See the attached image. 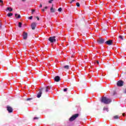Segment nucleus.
<instances>
[{"label":"nucleus","mask_w":126,"mask_h":126,"mask_svg":"<svg viewBox=\"0 0 126 126\" xmlns=\"http://www.w3.org/2000/svg\"><path fill=\"white\" fill-rule=\"evenodd\" d=\"M7 10H8L10 12H11V11H12V10H13L12 8H10V7H7Z\"/></svg>","instance_id":"obj_19"},{"label":"nucleus","mask_w":126,"mask_h":126,"mask_svg":"<svg viewBox=\"0 0 126 126\" xmlns=\"http://www.w3.org/2000/svg\"><path fill=\"white\" fill-rule=\"evenodd\" d=\"M5 23L6 24V20H5Z\"/></svg>","instance_id":"obj_39"},{"label":"nucleus","mask_w":126,"mask_h":126,"mask_svg":"<svg viewBox=\"0 0 126 126\" xmlns=\"http://www.w3.org/2000/svg\"><path fill=\"white\" fill-rule=\"evenodd\" d=\"M96 63H97V64H99V61H96Z\"/></svg>","instance_id":"obj_36"},{"label":"nucleus","mask_w":126,"mask_h":126,"mask_svg":"<svg viewBox=\"0 0 126 126\" xmlns=\"http://www.w3.org/2000/svg\"><path fill=\"white\" fill-rule=\"evenodd\" d=\"M104 42H105V40L102 38H99L97 40V43H98V44H103L104 43Z\"/></svg>","instance_id":"obj_7"},{"label":"nucleus","mask_w":126,"mask_h":126,"mask_svg":"<svg viewBox=\"0 0 126 126\" xmlns=\"http://www.w3.org/2000/svg\"><path fill=\"white\" fill-rule=\"evenodd\" d=\"M54 1V0H50L49 1V3H52V1Z\"/></svg>","instance_id":"obj_27"},{"label":"nucleus","mask_w":126,"mask_h":126,"mask_svg":"<svg viewBox=\"0 0 126 126\" xmlns=\"http://www.w3.org/2000/svg\"><path fill=\"white\" fill-rule=\"evenodd\" d=\"M79 116V114H75L74 115H73L72 117H71L69 119L70 122H73V121H74L76 118H78V117Z\"/></svg>","instance_id":"obj_2"},{"label":"nucleus","mask_w":126,"mask_h":126,"mask_svg":"<svg viewBox=\"0 0 126 126\" xmlns=\"http://www.w3.org/2000/svg\"><path fill=\"white\" fill-rule=\"evenodd\" d=\"M42 4H40L39 7H42Z\"/></svg>","instance_id":"obj_38"},{"label":"nucleus","mask_w":126,"mask_h":126,"mask_svg":"<svg viewBox=\"0 0 126 126\" xmlns=\"http://www.w3.org/2000/svg\"><path fill=\"white\" fill-rule=\"evenodd\" d=\"M32 14H33V12H34L35 11L34 9H32Z\"/></svg>","instance_id":"obj_31"},{"label":"nucleus","mask_w":126,"mask_h":126,"mask_svg":"<svg viewBox=\"0 0 126 126\" xmlns=\"http://www.w3.org/2000/svg\"><path fill=\"white\" fill-rule=\"evenodd\" d=\"M36 19L37 20H40V18H39V17H36Z\"/></svg>","instance_id":"obj_33"},{"label":"nucleus","mask_w":126,"mask_h":126,"mask_svg":"<svg viewBox=\"0 0 126 126\" xmlns=\"http://www.w3.org/2000/svg\"><path fill=\"white\" fill-rule=\"evenodd\" d=\"M54 80L55 81H56V82H59V81H61V77H60V76H56L54 78Z\"/></svg>","instance_id":"obj_11"},{"label":"nucleus","mask_w":126,"mask_h":126,"mask_svg":"<svg viewBox=\"0 0 126 126\" xmlns=\"http://www.w3.org/2000/svg\"><path fill=\"white\" fill-rule=\"evenodd\" d=\"M23 1H25V0H23Z\"/></svg>","instance_id":"obj_40"},{"label":"nucleus","mask_w":126,"mask_h":126,"mask_svg":"<svg viewBox=\"0 0 126 126\" xmlns=\"http://www.w3.org/2000/svg\"><path fill=\"white\" fill-rule=\"evenodd\" d=\"M23 36L24 40H26L28 36V33L27 32H24L23 33Z\"/></svg>","instance_id":"obj_10"},{"label":"nucleus","mask_w":126,"mask_h":126,"mask_svg":"<svg viewBox=\"0 0 126 126\" xmlns=\"http://www.w3.org/2000/svg\"><path fill=\"white\" fill-rule=\"evenodd\" d=\"M105 44L108 45L109 46H112L113 45V40H109L107 41H105Z\"/></svg>","instance_id":"obj_8"},{"label":"nucleus","mask_w":126,"mask_h":126,"mask_svg":"<svg viewBox=\"0 0 126 126\" xmlns=\"http://www.w3.org/2000/svg\"><path fill=\"white\" fill-rule=\"evenodd\" d=\"M63 67L65 69H69V66L68 65H65Z\"/></svg>","instance_id":"obj_16"},{"label":"nucleus","mask_w":126,"mask_h":126,"mask_svg":"<svg viewBox=\"0 0 126 126\" xmlns=\"http://www.w3.org/2000/svg\"><path fill=\"white\" fill-rule=\"evenodd\" d=\"M51 89V86H48L45 87V88H41V89H43V93H45V92H46L47 93V92H49V90H50V89Z\"/></svg>","instance_id":"obj_4"},{"label":"nucleus","mask_w":126,"mask_h":126,"mask_svg":"<svg viewBox=\"0 0 126 126\" xmlns=\"http://www.w3.org/2000/svg\"><path fill=\"white\" fill-rule=\"evenodd\" d=\"M36 24L35 23H32L31 25V27L32 30H35V29L36 28Z\"/></svg>","instance_id":"obj_12"},{"label":"nucleus","mask_w":126,"mask_h":126,"mask_svg":"<svg viewBox=\"0 0 126 126\" xmlns=\"http://www.w3.org/2000/svg\"><path fill=\"white\" fill-rule=\"evenodd\" d=\"M63 91H64V92H66V91H67V88L64 89Z\"/></svg>","instance_id":"obj_25"},{"label":"nucleus","mask_w":126,"mask_h":126,"mask_svg":"<svg viewBox=\"0 0 126 126\" xmlns=\"http://www.w3.org/2000/svg\"><path fill=\"white\" fill-rule=\"evenodd\" d=\"M31 100H32V98H29L26 99V101H31Z\"/></svg>","instance_id":"obj_23"},{"label":"nucleus","mask_w":126,"mask_h":126,"mask_svg":"<svg viewBox=\"0 0 126 126\" xmlns=\"http://www.w3.org/2000/svg\"><path fill=\"white\" fill-rule=\"evenodd\" d=\"M76 5L78 6V7H79L80 6V4H79V2H77Z\"/></svg>","instance_id":"obj_21"},{"label":"nucleus","mask_w":126,"mask_h":126,"mask_svg":"<svg viewBox=\"0 0 126 126\" xmlns=\"http://www.w3.org/2000/svg\"><path fill=\"white\" fill-rule=\"evenodd\" d=\"M48 40L50 43H55V42L57 41V40L56 39V36L50 37Z\"/></svg>","instance_id":"obj_3"},{"label":"nucleus","mask_w":126,"mask_h":126,"mask_svg":"<svg viewBox=\"0 0 126 126\" xmlns=\"http://www.w3.org/2000/svg\"><path fill=\"white\" fill-rule=\"evenodd\" d=\"M113 119H114V120H118V119H119V116L116 115L114 116Z\"/></svg>","instance_id":"obj_18"},{"label":"nucleus","mask_w":126,"mask_h":126,"mask_svg":"<svg viewBox=\"0 0 126 126\" xmlns=\"http://www.w3.org/2000/svg\"><path fill=\"white\" fill-rule=\"evenodd\" d=\"M73 1H75V0H72L71 1H70V3H72Z\"/></svg>","instance_id":"obj_26"},{"label":"nucleus","mask_w":126,"mask_h":126,"mask_svg":"<svg viewBox=\"0 0 126 126\" xmlns=\"http://www.w3.org/2000/svg\"><path fill=\"white\" fill-rule=\"evenodd\" d=\"M6 110L8 113H12V112H13V108H12V107L9 105H7Z\"/></svg>","instance_id":"obj_6"},{"label":"nucleus","mask_w":126,"mask_h":126,"mask_svg":"<svg viewBox=\"0 0 126 126\" xmlns=\"http://www.w3.org/2000/svg\"><path fill=\"white\" fill-rule=\"evenodd\" d=\"M123 117H125V116H126V113H123Z\"/></svg>","instance_id":"obj_34"},{"label":"nucleus","mask_w":126,"mask_h":126,"mask_svg":"<svg viewBox=\"0 0 126 126\" xmlns=\"http://www.w3.org/2000/svg\"><path fill=\"white\" fill-rule=\"evenodd\" d=\"M1 26H2L1 23L0 22V29H1Z\"/></svg>","instance_id":"obj_30"},{"label":"nucleus","mask_w":126,"mask_h":126,"mask_svg":"<svg viewBox=\"0 0 126 126\" xmlns=\"http://www.w3.org/2000/svg\"><path fill=\"white\" fill-rule=\"evenodd\" d=\"M42 11H43L44 12L45 11V9H42Z\"/></svg>","instance_id":"obj_35"},{"label":"nucleus","mask_w":126,"mask_h":126,"mask_svg":"<svg viewBox=\"0 0 126 126\" xmlns=\"http://www.w3.org/2000/svg\"><path fill=\"white\" fill-rule=\"evenodd\" d=\"M44 8H45V9H47V8H48V7H47V6H45V7H44Z\"/></svg>","instance_id":"obj_37"},{"label":"nucleus","mask_w":126,"mask_h":126,"mask_svg":"<svg viewBox=\"0 0 126 126\" xmlns=\"http://www.w3.org/2000/svg\"><path fill=\"white\" fill-rule=\"evenodd\" d=\"M52 6H53V5H52ZM50 12H51V13H52L56 12V9H55V8H54L53 7V6L51 7V8H50Z\"/></svg>","instance_id":"obj_13"},{"label":"nucleus","mask_w":126,"mask_h":126,"mask_svg":"<svg viewBox=\"0 0 126 126\" xmlns=\"http://www.w3.org/2000/svg\"><path fill=\"white\" fill-rule=\"evenodd\" d=\"M62 10V9L61 7L58 9V11H59L60 12H61Z\"/></svg>","instance_id":"obj_24"},{"label":"nucleus","mask_w":126,"mask_h":126,"mask_svg":"<svg viewBox=\"0 0 126 126\" xmlns=\"http://www.w3.org/2000/svg\"><path fill=\"white\" fill-rule=\"evenodd\" d=\"M15 16L16 18H18V19L21 18V16H20V15L19 14H17V13L15 14Z\"/></svg>","instance_id":"obj_14"},{"label":"nucleus","mask_w":126,"mask_h":126,"mask_svg":"<svg viewBox=\"0 0 126 126\" xmlns=\"http://www.w3.org/2000/svg\"><path fill=\"white\" fill-rule=\"evenodd\" d=\"M119 38H120V39H121V40H124V37H123V36H122V35H120V36H119Z\"/></svg>","instance_id":"obj_22"},{"label":"nucleus","mask_w":126,"mask_h":126,"mask_svg":"<svg viewBox=\"0 0 126 126\" xmlns=\"http://www.w3.org/2000/svg\"><path fill=\"white\" fill-rule=\"evenodd\" d=\"M39 92H38L37 95V98H40L41 96H42V93L44 91V89H39Z\"/></svg>","instance_id":"obj_5"},{"label":"nucleus","mask_w":126,"mask_h":126,"mask_svg":"<svg viewBox=\"0 0 126 126\" xmlns=\"http://www.w3.org/2000/svg\"><path fill=\"white\" fill-rule=\"evenodd\" d=\"M7 15L8 17H10V16L13 15V14L12 13H8Z\"/></svg>","instance_id":"obj_17"},{"label":"nucleus","mask_w":126,"mask_h":126,"mask_svg":"<svg viewBox=\"0 0 126 126\" xmlns=\"http://www.w3.org/2000/svg\"><path fill=\"white\" fill-rule=\"evenodd\" d=\"M19 27L20 28H21V27H22V23H21L20 22L19 23Z\"/></svg>","instance_id":"obj_20"},{"label":"nucleus","mask_w":126,"mask_h":126,"mask_svg":"<svg viewBox=\"0 0 126 126\" xmlns=\"http://www.w3.org/2000/svg\"><path fill=\"white\" fill-rule=\"evenodd\" d=\"M0 2L1 3H3V1H2V0H0Z\"/></svg>","instance_id":"obj_32"},{"label":"nucleus","mask_w":126,"mask_h":126,"mask_svg":"<svg viewBox=\"0 0 126 126\" xmlns=\"http://www.w3.org/2000/svg\"><path fill=\"white\" fill-rule=\"evenodd\" d=\"M124 85V81H119L117 82V86H119V87H122Z\"/></svg>","instance_id":"obj_9"},{"label":"nucleus","mask_w":126,"mask_h":126,"mask_svg":"<svg viewBox=\"0 0 126 126\" xmlns=\"http://www.w3.org/2000/svg\"><path fill=\"white\" fill-rule=\"evenodd\" d=\"M100 101L101 103H104V104H106V105L112 102V99L105 96L102 97Z\"/></svg>","instance_id":"obj_1"},{"label":"nucleus","mask_w":126,"mask_h":126,"mask_svg":"<svg viewBox=\"0 0 126 126\" xmlns=\"http://www.w3.org/2000/svg\"><path fill=\"white\" fill-rule=\"evenodd\" d=\"M33 18V17L32 16H30L29 18V19H32Z\"/></svg>","instance_id":"obj_28"},{"label":"nucleus","mask_w":126,"mask_h":126,"mask_svg":"<svg viewBox=\"0 0 126 126\" xmlns=\"http://www.w3.org/2000/svg\"><path fill=\"white\" fill-rule=\"evenodd\" d=\"M103 111H106V112H109V109L108 107L104 106L103 109Z\"/></svg>","instance_id":"obj_15"},{"label":"nucleus","mask_w":126,"mask_h":126,"mask_svg":"<svg viewBox=\"0 0 126 126\" xmlns=\"http://www.w3.org/2000/svg\"><path fill=\"white\" fill-rule=\"evenodd\" d=\"M38 119H39V118H38V117H34L33 118V120H38Z\"/></svg>","instance_id":"obj_29"}]
</instances>
